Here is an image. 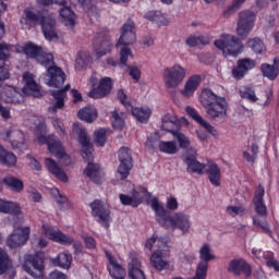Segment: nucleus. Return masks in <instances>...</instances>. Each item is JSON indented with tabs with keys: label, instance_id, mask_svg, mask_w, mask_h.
<instances>
[{
	"label": "nucleus",
	"instance_id": "obj_1",
	"mask_svg": "<svg viewBox=\"0 0 279 279\" xmlns=\"http://www.w3.org/2000/svg\"><path fill=\"white\" fill-rule=\"evenodd\" d=\"M24 53L27 58L36 60L39 64L45 66L48 71L50 80L47 82L48 86H54V88H61L66 80V75L62 72V69L53 65V54L43 50L39 46L32 43L24 46Z\"/></svg>",
	"mask_w": 279,
	"mask_h": 279
},
{
	"label": "nucleus",
	"instance_id": "obj_2",
	"mask_svg": "<svg viewBox=\"0 0 279 279\" xmlns=\"http://www.w3.org/2000/svg\"><path fill=\"white\" fill-rule=\"evenodd\" d=\"M156 217L157 223L165 228V230H181L182 234H187L191 230V217L184 213H175L170 215L167 213L165 205L160 203L156 197H153L149 202Z\"/></svg>",
	"mask_w": 279,
	"mask_h": 279
},
{
	"label": "nucleus",
	"instance_id": "obj_3",
	"mask_svg": "<svg viewBox=\"0 0 279 279\" xmlns=\"http://www.w3.org/2000/svg\"><path fill=\"white\" fill-rule=\"evenodd\" d=\"M186 75H189L186 68L182 66L180 63H174L163 69V85L167 90H175V88L184 84Z\"/></svg>",
	"mask_w": 279,
	"mask_h": 279
},
{
	"label": "nucleus",
	"instance_id": "obj_4",
	"mask_svg": "<svg viewBox=\"0 0 279 279\" xmlns=\"http://www.w3.org/2000/svg\"><path fill=\"white\" fill-rule=\"evenodd\" d=\"M31 123L35 128V134H36V141L40 145H47L48 144V151L50 154H56V148L60 146L62 142L56 135H49L48 137L43 134V132H46L47 125H45V118L33 116L29 119Z\"/></svg>",
	"mask_w": 279,
	"mask_h": 279
},
{
	"label": "nucleus",
	"instance_id": "obj_5",
	"mask_svg": "<svg viewBox=\"0 0 279 279\" xmlns=\"http://www.w3.org/2000/svg\"><path fill=\"white\" fill-rule=\"evenodd\" d=\"M214 45L222 52L225 58H228V56L236 58V56L243 53L244 49L243 43L234 35H221L219 39L215 40Z\"/></svg>",
	"mask_w": 279,
	"mask_h": 279
},
{
	"label": "nucleus",
	"instance_id": "obj_6",
	"mask_svg": "<svg viewBox=\"0 0 279 279\" xmlns=\"http://www.w3.org/2000/svg\"><path fill=\"white\" fill-rule=\"evenodd\" d=\"M44 234L54 241V243H61V245H73L75 254H82L84 246L80 242H75L73 238L62 233V231L56 230L47 225L43 226Z\"/></svg>",
	"mask_w": 279,
	"mask_h": 279
},
{
	"label": "nucleus",
	"instance_id": "obj_7",
	"mask_svg": "<svg viewBox=\"0 0 279 279\" xmlns=\"http://www.w3.org/2000/svg\"><path fill=\"white\" fill-rule=\"evenodd\" d=\"M254 23H256V13L254 11L244 10L238 15V22L235 33L240 38H247L254 29Z\"/></svg>",
	"mask_w": 279,
	"mask_h": 279
},
{
	"label": "nucleus",
	"instance_id": "obj_8",
	"mask_svg": "<svg viewBox=\"0 0 279 279\" xmlns=\"http://www.w3.org/2000/svg\"><path fill=\"white\" fill-rule=\"evenodd\" d=\"M73 132L76 134L80 145L83 147L82 157L84 160H87V162H90V160H93V143L90 142V137H88L86 129L78 122H75L73 124Z\"/></svg>",
	"mask_w": 279,
	"mask_h": 279
},
{
	"label": "nucleus",
	"instance_id": "obj_9",
	"mask_svg": "<svg viewBox=\"0 0 279 279\" xmlns=\"http://www.w3.org/2000/svg\"><path fill=\"white\" fill-rule=\"evenodd\" d=\"M0 138L11 145L12 149H23L27 143V135L17 129L1 131Z\"/></svg>",
	"mask_w": 279,
	"mask_h": 279
},
{
	"label": "nucleus",
	"instance_id": "obj_10",
	"mask_svg": "<svg viewBox=\"0 0 279 279\" xmlns=\"http://www.w3.org/2000/svg\"><path fill=\"white\" fill-rule=\"evenodd\" d=\"M92 215L96 218V221L100 223L104 228H110V222L112 217L110 216V207L108 204L96 199L90 203Z\"/></svg>",
	"mask_w": 279,
	"mask_h": 279
},
{
	"label": "nucleus",
	"instance_id": "obj_11",
	"mask_svg": "<svg viewBox=\"0 0 279 279\" xmlns=\"http://www.w3.org/2000/svg\"><path fill=\"white\" fill-rule=\"evenodd\" d=\"M228 100L219 98L213 106L206 109L207 119L210 121H221L228 117Z\"/></svg>",
	"mask_w": 279,
	"mask_h": 279
},
{
	"label": "nucleus",
	"instance_id": "obj_12",
	"mask_svg": "<svg viewBox=\"0 0 279 279\" xmlns=\"http://www.w3.org/2000/svg\"><path fill=\"white\" fill-rule=\"evenodd\" d=\"M23 269L33 278H43V270L45 269L43 257H38V255L26 256Z\"/></svg>",
	"mask_w": 279,
	"mask_h": 279
},
{
	"label": "nucleus",
	"instance_id": "obj_13",
	"mask_svg": "<svg viewBox=\"0 0 279 279\" xmlns=\"http://www.w3.org/2000/svg\"><path fill=\"white\" fill-rule=\"evenodd\" d=\"M134 43H136V27L134 26V22H126L121 28V36L116 47H130Z\"/></svg>",
	"mask_w": 279,
	"mask_h": 279
},
{
	"label": "nucleus",
	"instance_id": "obj_14",
	"mask_svg": "<svg viewBox=\"0 0 279 279\" xmlns=\"http://www.w3.org/2000/svg\"><path fill=\"white\" fill-rule=\"evenodd\" d=\"M29 227L15 228L13 230V233L8 239V245L11 247V250L25 245V243H27V240L29 239Z\"/></svg>",
	"mask_w": 279,
	"mask_h": 279
},
{
	"label": "nucleus",
	"instance_id": "obj_15",
	"mask_svg": "<svg viewBox=\"0 0 279 279\" xmlns=\"http://www.w3.org/2000/svg\"><path fill=\"white\" fill-rule=\"evenodd\" d=\"M202 84V76L194 74L187 77L183 84V87L180 89V95L183 99H192L195 97V93H197V88Z\"/></svg>",
	"mask_w": 279,
	"mask_h": 279
},
{
	"label": "nucleus",
	"instance_id": "obj_16",
	"mask_svg": "<svg viewBox=\"0 0 279 279\" xmlns=\"http://www.w3.org/2000/svg\"><path fill=\"white\" fill-rule=\"evenodd\" d=\"M45 16H47V14H40L34 12L32 9H25L23 16L20 19V23L23 29H32L35 25H41Z\"/></svg>",
	"mask_w": 279,
	"mask_h": 279
},
{
	"label": "nucleus",
	"instance_id": "obj_17",
	"mask_svg": "<svg viewBox=\"0 0 279 279\" xmlns=\"http://www.w3.org/2000/svg\"><path fill=\"white\" fill-rule=\"evenodd\" d=\"M252 69H256V61L250 58L240 59L236 62V66L232 70V77L234 80H243Z\"/></svg>",
	"mask_w": 279,
	"mask_h": 279
},
{
	"label": "nucleus",
	"instance_id": "obj_18",
	"mask_svg": "<svg viewBox=\"0 0 279 279\" xmlns=\"http://www.w3.org/2000/svg\"><path fill=\"white\" fill-rule=\"evenodd\" d=\"M23 93L24 95H32L33 97H43V92H40V85L34 78V74L25 72L23 75Z\"/></svg>",
	"mask_w": 279,
	"mask_h": 279
},
{
	"label": "nucleus",
	"instance_id": "obj_19",
	"mask_svg": "<svg viewBox=\"0 0 279 279\" xmlns=\"http://www.w3.org/2000/svg\"><path fill=\"white\" fill-rule=\"evenodd\" d=\"M110 90H112V78L105 76L100 78L98 86L94 87L88 95L92 99H102V97L110 95Z\"/></svg>",
	"mask_w": 279,
	"mask_h": 279
},
{
	"label": "nucleus",
	"instance_id": "obj_20",
	"mask_svg": "<svg viewBox=\"0 0 279 279\" xmlns=\"http://www.w3.org/2000/svg\"><path fill=\"white\" fill-rule=\"evenodd\" d=\"M41 29L46 40L58 39V29L56 28V17L52 14H47L41 20Z\"/></svg>",
	"mask_w": 279,
	"mask_h": 279
},
{
	"label": "nucleus",
	"instance_id": "obj_21",
	"mask_svg": "<svg viewBox=\"0 0 279 279\" xmlns=\"http://www.w3.org/2000/svg\"><path fill=\"white\" fill-rule=\"evenodd\" d=\"M185 112H186V114H189V117H191V119H193V121L198 123V125H201V128H204V130H206V132L211 134V136H219V133L217 132L215 126H213L210 123H208V121H206L204 118H202V116H199V112H197V110L195 108L187 106L185 108Z\"/></svg>",
	"mask_w": 279,
	"mask_h": 279
},
{
	"label": "nucleus",
	"instance_id": "obj_22",
	"mask_svg": "<svg viewBox=\"0 0 279 279\" xmlns=\"http://www.w3.org/2000/svg\"><path fill=\"white\" fill-rule=\"evenodd\" d=\"M112 48V43L110 41V37L99 35L94 40V49L97 58H104L107 53H110V49Z\"/></svg>",
	"mask_w": 279,
	"mask_h": 279
},
{
	"label": "nucleus",
	"instance_id": "obj_23",
	"mask_svg": "<svg viewBox=\"0 0 279 279\" xmlns=\"http://www.w3.org/2000/svg\"><path fill=\"white\" fill-rule=\"evenodd\" d=\"M184 162L186 165L187 173H197L198 175H202L204 169H206V166L197 161V150H195V154H185Z\"/></svg>",
	"mask_w": 279,
	"mask_h": 279
},
{
	"label": "nucleus",
	"instance_id": "obj_24",
	"mask_svg": "<svg viewBox=\"0 0 279 279\" xmlns=\"http://www.w3.org/2000/svg\"><path fill=\"white\" fill-rule=\"evenodd\" d=\"M228 270L231 274H234V276H241V274H243V276H245L246 278H250L252 276V268L244 259L231 260Z\"/></svg>",
	"mask_w": 279,
	"mask_h": 279
},
{
	"label": "nucleus",
	"instance_id": "obj_25",
	"mask_svg": "<svg viewBox=\"0 0 279 279\" xmlns=\"http://www.w3.org/2000/svg\"><path fill=\"white\" fill-rule=\"evenodd\" d=\"M167 252L163 251H155L150 255V265L156 269L157 271H165L166 269H169L170 264L169 260H167Z\"/></svg>",
	"mask_w": 279,
	"mask_h": 279
},
{
	"label": "nucleus",
	"instance_id": "obj_26",
	"mask_svg": "<svg viewBox=\"0 0 279 279\" xmlns=\"http://www.w3.org/2000/svg\"><path fill=\"white\" fill-rule=\"evenodd\" d=\"M106 256L109 260L108 269L111 278L125 279V269H123V266L110 253L107 252Z\"/></svg>",
	"mask_w": 279,
	"mask_h": 279
},
{
	"label": "nucleus",
	"instance_id": "obj_27",
	"mask_svg": "<svg viewBox=\"0 0 279 279\" xmlns=\"http://www.w3.org/2000/svg\"><path fill=\"white\" fill-rule=\"evenodd\" d=\"M263 197H265V187L263 185H258L255 191L253 202L255 205L256 214L265 217L267 215V206H265Z\"/></svg>",
	"mask_w": 279,
	"mask_h": 279
},
{
	"label": "nucleus",
	"instance_id": "obj_28",
	"mask_svg": "<svg viewBox=\"0 0 279 279\" xmlns=\"http://www.w3.org/2000/svg\"><path fill=\"white\" fill-rule=\"evenodd\" d=\"M84 174L95 184H101L104 181V172L97 163L88 162L86 169L84 170Z\"/></svg>",
	"mask_w": 279,
	"mask_h": 279
},
{
	"label": "nucleus",
	"instance_id": "obj_29",
	"mask_svg": "<svg viewBox=\"0 0 279 279\" xmlns=\"http://www.w3.org/2000/svg\"><path fill=\"white\" fill-rule=\"evenodd\" d=\"M69 88H71L70 84L65 85L63 89L52 92V97L57 99V102L48 108L49 112L54 114V112L64 108V99H66V90H69Z\"/></svg>",
	"mask_w": 279,
	"mask_h": 279
},
{
	"label": "nucleus",
	"instance_id": "obj_30",
	"mask_svg": "<svg viewBox=\"0 0 279 279\" xmlns=\"http://www.w3.org/2000/svg\"><path fill=\"white\" fill-rule=\"evenodd\" d=\"M0 97L7 104H21L23 101V96L10 86H5L0 90Z\"/></svg>",
	"mask_w": 279,
	"mask_h": 279
},
{
	"label": "nucleus",
	"instance_id": "obj_31",
	"mask_svg": "<svg viewBox=\"0 0 279 279\" xmlns=\"http://www.w3.org/2000/svg\"><path fill=\"white\" fill-rule=\"evenodd\" d=\"M145 19H147V21H151V23H155L158 25V27H165L171 23V17L159 11H148L145 14Z\"/></svg>",
	"mask_w": 279,
	"mask_h": 279
},
{
	"label": "nucleus",
	"instance_id": "obj_32",
	"mask_svg": "<svg viewBox=\"0 0 279 279\" xmlns=\"http://www.w3.org/2000/svg\"><path fill=\"white\" fill-rule=\"evenodd\" d=\"M172 136L178 142L179 147L185 149V154H195V151H197V149L191 145V138L182 133V131L179 130V132H174Z\"/></svg>",
	"mask_w": 279,
	"mask_h": 279
},
{
	"label": "nucleus",
	"instance_id": "obj_33",
	"mask_svg": "<svg viewBox=\"0 0 279 279\" xmlns=\"http://www.w3.org/2000/svg\"><path fill=\"white\" fill-rule=\"evenodd\" d=\"M45 165L48 171H50V173H52V175H54L57 180H60V182H69V177H66V173H64V171H62V169L58 167V163H56L53 159L46 158Z\"/></svg>",
	"mask_w": 279,
	"mask_h": 279
},
{
	"label": "nucleus",
	"instance_id": "obj_34",
	"mask_svg": "<svg viewBox=\"0 0 279 279\" xmlns=\"http://www.w3.org/2000/svg\"><path fill=\"white\" fill-rule=\"evenodd\" d=\"M145 247L148 252H169V245L167 242L155 236L146 240Z\"/></svg>",
	"mask_w": 279,
	"mask_h": 279
},
{
	"label": "nucleus",
	"instance_id": "obj_35",
	"mask_svg": "<svg viewBox=\"0 0 279 279\" xmlns=\"http://www.w3.org/2000/svg\"><path fill=\"white\" fill-rule=\"evenodd\" d=\"M221 96H217V94H215V92H213V89H204L201 93V98H199V102L203 106V108H206L208 110V108L215 104H217V101H219V99H221Z\"/></svg>",
	"mask_w": 279,
	"mask_h": 279
},
{
	"label": "nucleus",
	"instance_id": "obj_36",
	"mask_svg": "<svg viewBox=\"0 0 279 279\" xmlns=\"http://www.w3.org/2000/svg\"><path fill=\"white\" fill-rule=\"evenodd\" d=\"M51 197H53L54 202H57L60 210H69L72 208L71 202H69V198L64 196L62 193H60V190L57 187H52L50 190Z\"/></svg>",
	"mask_w": 279,
	"mask_h": 279
},
{
	"label": "nucleus",
	"instance_id": "obj_37",
	"mask_svg": "<svg viewBox=\"0 0 279 279\" xmlns=\"http://www.w3.org/2000/svg\"><path fill=\"white\" fill-rule=\"evenodd\" d=\"M207 175L209 182H211L214 186H221V169H219V166H217V163L208 165Z\"/></svg>",
	"mask_w": 279,
	"mask_h": 279
},
{
	"label": "nucleus",
	"instance_id": "obj_38",
	"mask_svg": "<svg viewBox=\"0 0 279 279\" xmlns=\"http://www.w3.org/2000/svg\"><path fill=\"white\" fill-rule=\"evenodd\" d=\"M131 114L140 123H147L151 117V110L148 107H135L131 109Z\"/></svg>",
	"mask_w": 279,
	"mask_h": 279
},
{
	"label": "nucleus",
	"instance_id": "obj_39",
	"mask_svg": "<svg viewBox=\"0 0 279 279\" xmlns=\"http://www.w3.org/2000/svg\"><path fill=\"white\" fill-rule=\"evenodd\" d=\"M129 277L131 279H146L145 271L141 268V260L132 259L129 264Z\"/></svg>",
	"mask_w": 279,
	"mask_h": 279
},
{
	"label": "nucleus",
	"instance_id": "obj_40",
	"mask_svg": "<svg viewBox=\"0 0 279 279\" xmlns=\"http://www.w3.org/2000/svg\"><path fill=\"white\" fill-rule=\"evenodd\" d=\"M158 149L161 154H168V156H173L180 151V147L175 141H161L158 144Z\"/></svg>",
	"mask_w": 279,
	"mask_h": 279
},
{
	"label": "nucleus",
	"instance_id": "obj_41",
	"mask_svg": "<svg viewBox=\"0 0 279 279\" xmlns=\"http://www.w3.org/2000/svg\"><path fill=\"white\" fill-rule=\"evenodd\" d=\"M16 161L17 158L14 153H10L0 146V165H4V167H16Z\"/></svg>",
	"mask_w": 279,
	"mask_h": 279
},
{
	"label": "nucleus",
	"instance_id": "obj_42",
	"mask_svg": "<svg viewBox=\"0 0 279 279\" xmlns=\"http://www.w3.org/2000/svg\"><path fill=\"white\" fill-rule=\"evenodd\" d=\"M0 213H4V215H21V205H19V203L0 199Z\"/></svg>",
	"mask_w": 279,
	"mask_h": 279
},
{
	"label": "nucleus",
	"instance_id": "obj_43",
	"mask_svg": "<svg viewBox=\"0 0 279 279\" xmlns=\"http://www.w3.org/2000/svg\"><path fill=\"white\" fill-rule=\"evenodd\" d=\"M198 256L201 258L199 263H206L207 265L210 260H215V258H217L213 252V246L208 243H205L199 247Z\"/></svg>",
	"mask_w": 279,
	"mask_h": 279
},
{
	"label": "nucleus",
	"instance_id": "obj_44",
	"mask_svg": "<svg viewBox=\"0 0 279 279\" xmlns=\"http://www.w3.org/2000/svg\"><path fill=\"white\" fill-rule=\"evenodd\" d=\"M60 16L62 23H64L65 27H74L75 26V13L69 7H64L60 10Z\"/></svg>",
	"mask_w": 279,
	"mask_h": 279
},
{
	"label": "nucleus",
	"instance_id": "obj_45",
	"mask_svg": "<svg viewBox=\"0 0 279 279\" xmlns=\"http://www.w3.org/2000/svg\"><path fill=\"white\" fill-rule=\"evenodd\" d=\"M78 119L86 123H93L97 119V109L95 107H85L77 112Z\"/></svg>",
	"mask_w": 279,
	"mask_h": 279
},
{
	"label": "nucleus",
	"instance_id": "obj_46",
	"mask_svg": "<svg viewBox=\"0 0 279 279\" xmlns=\"http://www.w3.org/2000/svg\"><path fill=\"white\" fill-rule=\"evenodd\" d=\"M71 263H73V256L71 253H59L57 258H54L53 264L57 265L58 267H61V269H70L71 268Z\"/></svg>",
	"mask_w": 279,
	"mask_h": 279
},
{
	"label": "nucleus",
	"instance_id": "obj_47",
	"mask_svg": "<svg viewBox=\"0 0 279 279\" xmlns=\"http://www.w3.org/2000/svg\"><path fill=\"white\" fill-rule=\"evenodd\" d=\"M118 49H120L119 66L120 69H123L124 66H128V62H130V60H134V53L132 52V49L128 46H119Z\"/></svg>",
	"mask_w": 279,
	"mask_h": 279
},
{
	"label": "nucleus",
	"instance_id": "obj_48",
	"mask_svg": "<svg viewBox=\"0 0 279 279\" xmlns=\"http://www.w3.org/2000/svg\"><path fill=\"white\" fill-rule=\"evenodd\" d=\"M12 270V260L3 248H0V276L3 274H8V271Z\"/></svg>",
	"mask_w": 279,
	"mask_h": 279
},
{
	"label": "nucleus",
	"instance_id": "obj_49",
	"mask_svg": "<svg viewBox=\"0 0 279 279\" xmlns=\"http://www.w3.org/2000/svg\"><path fill=\"white\" fill-rule=\"evenodd\" d=\"M3 183L5 184V186H8V189H10V191H13V193H21V191H23V189L25 187L23 182L14 177L4 178Z\"/></svg>",
	"mask_w": 279,
	"mask_h": 279
},
{
	"label": "nucleus",
	"instance_id": "obj_50",
	"mask_svg": "<svg viewBox=\"0 0 279 279\" xmlns=\"http://www.w3.org/2000/svg\"><path fill=\"white\" fill-rule=\"evenodd\" d=\"M247 45L254 53L263 54L265 51H267V47L265 46V43L258 37L252 38L247 41Z\"/></svg>",
	"mask_w": 279,
	"mask_h": 279
},
{
	"label": "nucleus",
	"instance_id": "obj_51",
	"mask_svg": "<svg viewBox=\"0 0 279 279\" xmlns=\"http://www.w3.org/2000/svg\"><path fill=\"white\" fill-rule=\"evenodd\" d=\"M51 154L52 156H56V158H59V162L63 167H69V165H71V157L66 155V153H64V147H62V142L56 148V153H51Z\"/></svg>",
	"mask_w": 279,
	"mask_h": 279
},
{
	"label": "nucleus",
	"instance_id": "obj_52",
	"mask_svg": "<svg viewBox=\"0 0 279 279\" xmlns=\"http://www.w3.org/2000/svg\"><path fill=\"white\" fill-rule=\"evenodd\" d=\"M161 130H165V132H169L172 136L174 132L180 131L178 130V123L175 122V119L169 116H166L162 119Z\"/></svg>",
	"mask_w": 279,
	"mask_h": 279
},
{
	"label": "nucleus",
	"instance_id": "obj_53",
	"mask_svg": "<svg viewBox=\"0 0 279 279\" xmlns=\"http://www.w3.org/2000/svg\"><path fill=\"white\" fill-rule=\"evenodd\" d=\"M94 143L97 147H104L108 143V131L106 129H98L94 132Z\"/></svg>",
	"mask_w": 279,
	"mask_h": 279
},
{
	"label": "nucleus",
	"instance_id": "obj_54",
	"mask_svg": "<svg viewBox=\"0 0 279 279\" xmlns=\"http://www.w3.org/2000/svg\"><path fill=\"white\" fill-rule=\"evenodd\" d=\"M260 71L264 75V77H267L268 80H276L279 75L278 70L269 63H264L260 65Z\"/></svg>",
	"mask_w": 279,
	"mask_h": 279
},
{
	"label": "nucleus",
	"instance_id": "obj_55",
	"mask_svg": "<svg viewBox=\"0 0 279 279\" xmlns=\"http://www.w3.org/2000/svg\"><path fill=\"white\" fill-rule=\"evenodd\" d=\"M240 97H242V99H247V101H251L252 104L258 101L256 92H254L252 87H244L240 89Z\"/></svg>",
	"mask_w": 279,
	"mask_h": 279
},
{
	"label": "nucleus",
	"instance_id": "obj_56",
	"mask_svg": "<svg viewBox=\"0 0 279 279\" xmlns=\"http://www.w3.org/2000/svg\"><path fill=\"white\" fill-rule=\"evenodd\" d=\"M112 119H113V128L116 130H123L125 128V116L119 114V112L113 111L112 112Z\"/></svg>",
	"mask_w": 279,
	"mask_h": 279
},
{
	"label": "nucleus",
	"instance_id": "obj_57",
	"mask_svg": "<svg viewBox=\"0 0 279 279\" xmlns=\"http://www.w3.org/2000/svg\"><path fill=\"white\" fill-rule=\"evenodd\" d=\"M120 202L123 204V206H133V208H136L141 205L140 198H134L129 195L120 194Z\"/></svg>",
	"mask_w": 279,
	"mask_h": 279
},
{
	"label": "nucleus",
	"instance_id": "obj_58",
	"mask_svg": "<svg viewBox=\"0 0 279 279\" xmlns=\"http://www.w3.org/2000/svg\"><path fill=\"white\" fill-rule=\"evenodd\" d=\"M14 46L5 43L0 44V60H10V53H12Z\"/></svg>",
	"mask_w": 279,
	"mask_h": 279
},
{
	"label": "nucleus",
	"instance_id": "obj_59",
	"mask_svg": "<svg viewBox=\"0 0 279 279\" xmlns=\"http://www.w3.org/2000/svg\"><path fill=\"white\" fill-rule=\"evenodd\" d=\"M119 160L120 162H126L132 165V153L128 147H122L119 150Z\"/></svg>",
	"mask_w": 279,
	"mask_h": 279
},
{
	"label": "nucleus",
	"instance_id": "obj_60",
	"mask_svg": "<svg viewBox=\"0 0 279 279\" xmlns=\"http://www.w3.org/2000/svg\"><path fill=\"white\" fill-rule=\"evenodd\" d=\"M130 169H132V163L128 162H120L118 167V173L121 178V180H125L128 175H130Z\"/></svg>",
	"mask_w": 279,
	"mask_h": 279
},
{
	"label": "nucleus",
	"instance_id": "obj_61",
	"mask_svg": "<svg viewBox=\"0 0 279 279\" xmlns=\"http://www.w3.org/2000/svg\"><path fill=\"white\" fill-rule=\"evenodd\" d=\"M129 75L134 82H138L141 80V65L133 64L129 66Z\"/></svg>",
	"mask_w": 279,
	"mask_h": 279
},
{
	"label": "nucleus",
	"instance_id": "obj_62",
	"mask_svg": "<svg viewBox=\"0 0 279 279\" xmlns=\"http://www.w3.org/2000/svg\"><path fill=\"white\" fill-rule=\"evenodd\" d=\"M76 64L83 68L88 66V64H90V56H88L86 52L80 53L76 59Z\"/></svg>",
	"mask_w": 279,
	"mask_h": 279
},
{
	"label": "nucleus",
	"instance_id": "obj_63",
	"mask_svg": "<svg viewBox=\"0 0 279 279\" xmlns=\"http://www.w3.org/2000/svg\"><path fill=\"white\" fill-rule=\"evenodd\" d=\"M52 125H53L56 132H58V134H60V136H64V134H65L64 124L62 123V121H60V119L53 118Z\"/></svg>",
	"mask_w": 279,
	"mask_h": 279
},
{
	"label": "nucleus",
	"instance_id": "obj_64",
	"mask_svg": "<svg viewBox=\"0 0 279 279\" xmlns=\"http://www.w3.org/2000/svg\"><path fill=\"white\" fill-rule=\"evenodd\" d=\"M27 158H28V167H31L33 171H43V165H40L38 160H36L32 156H27Z\"/></svg>",
	"mask_w": 279,
	"mask_h": 279
}]
</instances>
